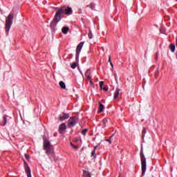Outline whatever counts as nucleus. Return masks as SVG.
<instances>
[{
    "label": "nucleus",
    "instance_id": "obj_19",
    "mask_svg": "<svg viewBox=\"0 0 177 177\" xmlns=\"http://www.w3.org/2000/svg\"><path fill=\"white\" fill-rule=\"evenodd\" d=\"M97 147H95L94 150L92 151V152H91V157H94V158L96 157V151L95 150H96Z\"/></svg>",
    "mask_w": 177,
    "mask_h": 177
},
{
    "label": "nucleus",
    "instance_id": "obj_25",
    "mask_svg": "<svg viewBox=\"0 0 177 177\" xmlns=\"http://www.w3.org/2000/svg\"><path fill=\"white\" fill-rule=\"evenodd\" d=\"M102 122L103 125H104V127H106V124H107L108 120L106 118H104L102 120Z\"/></svg>",
    "mask_w": 177,
    "mask_h": 177
},
{
    "label": "nucleus",
    "instance_id": "obj_16",
    "mask_svg": "<svg viewBox=\"0 0 177 177\" xmlns=\"http://www.w3.org/2000/svg\"><path fill=\"white\" fill-rule=\"evenodd\" d=\"M104 110V105L102 104V102H100V106H99V113H102Z\"/></svg>",
    "mask_w": 177,
    "mask_h": 177
},
{
    "label": "nucleus",
    "instance_id": "obj_3",
    "mask_svg": "<svg viewBox=\"0 0 177 177\" xmlns=\"http://www.w3.org/2000/svg\"><path fill=\"white\" fill-rule=\"evenodd\" d=\"M44 150H45L46 153L48 156H53V148H52V146L50 145V142H49L47 139L44 138Z\"/></svg>",
    "mask_w": 177,
    "mask_h": 177
},
{
    "label": "nucleus",
    "instance_id": "obj_27",
    "mask_svg": "<svg viewBox=\"0 0 177 177\" xmlns=\"http://www.w3.org/2000/svg\"><path fill=\"white\" fill-rule=\"evenodd\" d=\"M88 35V38L90 39H92V38H93V35H92V32H89Z\"/></svg>",
    "mask_w": 177,
    "mask_h": 177
},
{
    "label": "nucleus",
    "instance_id": "obj_12",
    "mask_svg": "<svg viewBox=\"0 0 177 177\" xmlns=\"http://www.w3.org/2000/svg\"><path fill=\"white\" fill-rule=\"evenodd\" d=\"M69 30H70V28H68V26H65L62 28V31L63 34L66 35L67 32H68Z\"/></svg>",
    "mask_w": 177,
    "mask_h": 177
},
{
    "label": "nucleus",
    "instance_id": "obj_6",
    "mask_svg": "<svg viewBox=\"0 0 177 177\" xmlns=\"http://www.w3.org/2000/svg\"><path fill=\"white\" fill-rule=\"evenodd\" d=\"M84 41L80 42L76 48V59H78V56H80V53H81V50L82 49V46H84Z\"/></svg>",
    "mask_w": 177,
    "mask_h": 177
},
{
    "label": "nucleus",
    "instance_id": "obj_21",
    "mask_svg": "<svg viewBox=\"0 0 177 177\" xmlns=\"http://www.w3.org/2000/svg\"><path fill=\"white\" fill-rule=\"evenodd\" d=\"M86 8H89L91 10H93V9H95V4L91 3L90 5H87Z\"/></svg>",
    "mask_w": 177,
    "mask_h": 177
},
{
    "label": "nucleus",
    "instance_id": "obj_9",
    "mask_svg": "<svg viewBox=\"0 0 177 177\" xmlns=\"http://www.w3.org/2000/svg\"><path fill=\"white\" fill-rule=\"evenodd\" d=\"M66 129H67V127L66 126V124L64 123H62L59 127V133L63 134L66 132Z\"/></svg>",
    "mask_w": 177,
    "mask_h": 177
},
{
    "label": "nucleus",
    "instance_id": "obj_15",
    "mask_svg": "<svg viewBox=\"0 0 177 177\" xmlns=\"http://www.w3.org/2000/svg\"><path fill=\"white\" fill-rule=\"evenodd\" d=\"M119 95H120V88H116L114 93V99H117Z\"/></svg>",
    "mask_w": 177,
    "mask_h": 177
},
{
    "label": "nucleus",
    "instance_id": "obj_22",
    "mask_svg": "<svg viewBox=\"0 0 177 177\" xmlns=\"http://www.w3.org/2000/svg\"><path fill=\"white\" fill-rule=\"evenodd\" d=\"M146 135V128H143L142 131V139L145 138V136Z\"/></svg>",
    "mask_w": 177,
    "mask_h": 177
},
{
    "label": "nucleus",
    "instance_id": "obj_28",
    "mask_svg": "<svg viewBox=\"0 0 177 177\" xmlns=\"http://www.w3.org/2000/svg\"><path fill=\"white\" fill-rule=\"evenodd\" d=\"M105 142H108L109 145H111V139H106Z\"/></svg>",
    "mask_w": 177,
    "mask_h": 177
},
{
    "label": "nucleus",
    "instance_id": "obj_31",
    "mask_svg": "<svg viewBox=\"0 0 177 177\" xmlns=\"http://www.w3.org/2000/svg\"><path fill=\"white\" fill-rule=\"evenodd\" d=\"M114 137V134H112L111 136V137H110V138L109 139H111V140H113V138Z\"/></svg>",
    "mask_w": 177,
    "mask_h": 177
},
{
    "label": "nucleus",
    "instance_id": "obj_26",
    "mask_svg": "<svg viewBox=\"0 0 177 177\" xmlns=\"http://www.w3.org/2000/svg\"><path fill=\"white\" fill-rule=\"evenodd\" d=\"M109 62L110 63L111 67H113V62H111V56H109Z\"/></svg>",
    "mask_w": 177,
    "mask_h": 177
},
{
    "label": "nucleus",
    "instance_id": "obj_14",
    "mask_svg": "<svg viewBox=\"0 0 177 177\" xmlns=\"http://www.w3.org/2000/svg\"><path fill=\"white\" fill-rule=\"evenodd\" d=\"M7 122H8V115H5L3 116V124H1V125L5 127V125H6Z\"/></svg>",
    "mask_w": 177,
    "mask_h": 177
},
{
    "label": "nucleus",
    "instance_id": "obj_7",
    "mask_svg": "<svg viewBox=\"0 0 177 177\" xmlns=\"http://www.w3.org/2000/svg\"><path fill=\"white\" fill-rule=\"evenodd\" d=\"M62 20V18L59 17V19H56V14L55 15L53 21L50 23V27L52 28V30H54L55 27H56V24L59 22V21Z\"/></svg>",
    "mask_w": 177,
    "mask_h": 177
},
{
    "label": "nucleus",
    "instance_id": "obj_11",
    "mask_svg": "<svg viewBox=\"0 0 177 177\" xmlns=\"http://www.w3.org/2000/svg\"><path fill=\"white\" fill-rule=\"evenodd\" d=\"M86 77L87 78L88 81L92 84V76L91 75V71L87 70L85 73Z\"/></svg>",
    "mask_w": 177,
    "mask_h": 177
},
{
    "label": "nucleus",
    "instance_id": "obj_32",
    "mask_svg": "<svg viewBox=\"0 0 177 177\" xmlns=\"http://www.w3.org/2000/svg\"><path fill=\"white\" fill-rule=\"evenodd\" d=\"M80 13H81V12H82V10H79Z\"/></svg>",
    "mask_w": 177,
    "mask_h": 177
},
{
    "label": "nucleus",
    "instance_id": "obj_23",
    "mask_svg": "<svg viewBox=\"0 0 177 177\" xmlns=\"http://www.w3.org/2000/svg\"><path fill=\"white\" fill-rule=\"evenodd\" d=\"M71 68H75L77 67V62H73L71 64Z\"/></svg>",
    "mask_w": 177,
    "mask_h": 177
},
{
    "label": "nucleus",
    "instance_id": "obj_4",
    "mask_svg": "<svg viewBox=\"0 0 177 177\" xmlns=\"http://www.w3.org/2000/svg\"><path fill=\"white\" fill-rule=\"evenodd\" d=\"M140 160H141V165H142V176H145V174H146V158H145V154H143V152H140Z\"/></svg>",
    "mask_w": 177,
    "mask_h": 177
},
{
    "label": "nucleus",
    "instance_id": "obj_20",
    "mask_svg": "<svg viewBox=\"0 0 177 177\" xmlns=\"http://www.w3.org/2000/svg\"><path fill=\"white\" fill-rule=\"evenodd\" d=\"M83 175L84 176H86V177H91V173L86 171H83Z\"/></svg>",
    "mask_w": 177,
    "mask_h": 177
},
{
    "label": "nucleus",
    "instance_id": "obj_24",
    "mask_svg": "<svg viewBox=\"0 0 177 177\" xmlns=\"http://www.w3.org/2000/svg\"><path fill=\"white\" fill-rule=\"evenodd\" d=\"M88 132V129H84L82 131V135H86V133Z\"/></svg>",
    "mask_w": 177,
    "mask_h": 177
},
{
    "label": "nucleus",
    "instance_id": "obj_18",
    "mask_svg": "<svg viewBox=\"0 0 177 177\" xmlns=\"http://www.w3.org/2000/svg\"><path fill=\"white\" fill-rule=\"evenodd\" d=\"M169 49H170L171 52H172V53L175 52V44H171L169 45Z\"/></svg>",
    "mask_w": 177,
    "mask_h": 177
},
{
    "label": "nucleus",
    "instance_id": "obj_17",
    "mask_svg": "<svg viewBox=\"0 0 177 177\" xmlns=\"http://www.w3.org/2000/svg\"><path fill=\"white\" fill-rule=\"evenodd\" d=\"M59 86L62 89H66V84L63 81L59 82Z\"/></svg>",
    "mask_w": 177,
    "mask_h": 177
},
{
    "label": "nucleus",
    "instance_id": "obj_1",
    "mask_svg": "<svg viewBox=\"0 0 177 177\" xmlns=\"http://www.w3.org/2000/svg\"><path fill=\"white\" fill-rule=\"evenodd\" d=\"M56 19L62 18V15H66V16H70V15H73V8L68 6H62L58 9L56 12Z\"/></svg>",
    "mask_w": 177,
    "mask_h": 177
},
{
    "label": "nucleus",
    "instance_id": "obj_13",
    "mask_svg": "<svg viewBox=\"0 0 177 177\" xmlns=\"http://www.w3.org/2000/svg\"><path fill=\"white\" fill-rule=\"evenodd\" d=\"M103 85H104V82L101 81L100 82V87L101 89H103V91H105V92H107V91L109 90L107 88L104 87L103 88Z\"/></svg>",
    "mask_w": 177,
    "mask_h": 177
},
{
    "label": "nucleus",
    "instance_id": "obj_10",
    "mask_svg": "<svg viewBox=\"0 0 177 177\" xmlns=\"http://www.w3.org/2000/svg\"><path fill=\"white\" fill-rule=\"evenodd\" d=\"M25 171L28 177H31V169L28 164H26L25 165Z\"/></svg>",
    "mask_w": 177,
    "mask_h": 177
},
{
    "label": "nucleus",
    "instance_id": "obj_30",
    "mask_svg": "<svg viewBox=\"0 0 177 177\" xmlns=\"http://www.w3.org/2000/svg\"><path fill=\"white\" fill-rule=\"evenodd\" d=\"M71 145L72 147H73V149H77V148H78V147L74 145L73 144V142H71Z\"/></svg>",
    "mask_w": 177,
    "mask_h": 177
},
{
    "label": "nucleus",
    "instance_id": "obj_29",
    "mask_svg": "<svg viewBox=\"0 0 177 177\" xmlns=\"http://www.w3.org/2000/svg\"><path fill=\"white\" fill-rule=\"evenodd\" d=\"M25 158H26V160H30V155L25 154Z\"/></svg>",
    "mask_w": 177,
    "mask_h": 177
},
{
    "label": "nucleus",
    "instance_id": "obj_5",
    "mask_svg": "<svg viewBox=\"0 0 177 177\" xmlns=\"http://www.w3.org/2000/svg\"><path fill=\"white\" fill-rule=\"evenodd\" d=\"M78 124V118L74 116L69 118L68 121V125L69 128H71L73 127H75Z\"/></svg>",
    "mask_w": 177,
    "mask_h": 177
},
{
    "label": "nucleus",
    "instance_id": "obj_8",
    "mask_svg": "<svg viewBox=\"0 0 177 177\" xmlns=\"http://www.w3.org/2000/svg\"><path fill=\"white\" fill-rule=\"evenodd\" d=\"M70 118V115L68 113H62L59 115V121H64V120H67Z\"/></svg>",
    "mask_w": 177,
    "mask_h": 177
},
{
    "label": "nucleus",
    "instance_id": "obj_33",
    "mask_svg": "<svg viewBox=\"0 0 177 177\" xmlns=\"http://www.w3.org/2000/svg\"><path fill=\"white\" fill-rule=\"evenodd\" d=\"M118 177H121V176H119Z\"/></svg>",
    "mask_w": 177,
    "mask_h": 177
},
{
    "label": "nucleus",
    "instance_id": "obj_2",
    "mask_svg": "<svg viewBox=\"0 0 177 177\" xmlns=\"http://www.w3.org/2000/svg\"><path fill=\"white\" fill-rule=\"evenodd\" d=\"M13 19H14V15L12 12L10 13L8 16L6 18V34H9V30H10V27H12V24H13Z\"/></svg>",
    "mask_w": 177,
    "mask_h": 177
}]
</instances>
